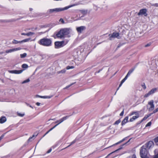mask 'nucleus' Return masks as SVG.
I'll return each instance as SVG.
<instances>
[{"label": "nucleus", "instance_id": "1", "mask_svg": "<svg viewBox=\"0 0 158 158\" xmlns=\"http://www.w3.org/2000/svg\"><path fill=\"white\" fill-rule=\"evenodd\" d=\"M69 33V31L68 28L61 29L56 34L57 38L62 39Z\"/></svg>", "mask_w": 158, "mask_h": 158}, {"label": "nucleus", "instance_id": "2", "mask_svg": "<svg viewBox=\"0 0 158 158\" xmlns=\"http://www.w3.org/2000/svg\"><path fill=\"white\" fill-rule=\"evenodd\" d=\"M52 40L49 39L44 38L40 40L38 43L45 46H50L52 45Z\"/></svg>", "mask_w": 158, "mask_h": 158}, {"label": "nucleus", "instance_id": "3", "mask_svg": "<svg viewBox=\"0 0 158 158\" xmlns=\"http://www.w3.org/2000/svg\"><path fill=\"white\" fill-rule=\"evenodd\" d=\"M69 41V40L66 39L61 41H57L55 43V48H59L63 47Z\"/></svg>", "mask_w": 158, "mask_h": 158}, {"label": "nucleus", "instance_id": "4", "mask_svg": "<svg viewBox=\"0 0 158 158\" xmlns=\"http://www.w3.org/2000/svg\"><path fill=\"white\" fill-rule=\"evenodd\" d=\"M70 7H71V6L66 7L63 8H55L54 9H50L48 10V14H51L53 13H56L64 10H67Z\"/></svg>", "mask_w": 158, "mask_h": 158}, {"label": "nucleus", "instance_id": "5", "mask_svg": "<svg viewBox=\"0 0 158 158\" xmlns=\"http://www.w3.org/2000/svg\"><path fill=\"white\" fill-rule=\"evenodd\" d=\"M140 155L141 157L149 155V154L148 153V152L146 148H145V146H143L140 148Z\"/></svg>", "mask_w": 158, "mask_h": 158}, {"label": "nucleus", "instance_id": "6", "mask_svg": "<svg viewBox=\"0 0 158 158\" xmlns=\"http://www.w3.org/2000/svg\"><path fill=\"white\" fill-rule=\"evenodd\" d=\"M147 107V109L149 111H152L155 108V106L154 104V101L152 100L149 101Z\"/></svg>", "mask_w": 158, "mask_h": 158}, {"label": "nucleus", "instance_id": "7", "mask_svg": "<svg viewBox=\"0 0 158 158\" xmlns=\"http://www.w3.org/2000/svg\"><path fill=\"white\" fill-rule=\"evenodd\" d=\"M87 10H81L79 11V17L78 18L74 19L75 21L80 20L82 19L85 15L87 13Z\"/></svg>", "mask_w": 158, "mask_h": 158}, {"label": "nucleus", "instance_id": "8", "mask_svg": "<svg viewBox=\"0 0 158 158\" xmlns=\"http://www.w3.org/2000/svg\"><path fill=\"white\" fill-rule=\"evenodd\" d=\"M157 89L156 88H154L149 91L148 93L145 94L144 97L146 98L148 97L150 95L153 94L155 93L157 91Z\"/></svg>", "mask_w": 158, "mask_h": 158}, {"label": "nucleus", "instance_id": "9", "mask_svg": "<svg viewBox=\"0 0 158 158\" xmlns=\"http://www.w3.org/2000/svg\"><path fill=\"white\" fill-rule=\"evenodd\" d=\"M154 143L152 141H149L148 143H146L143 146H145V148L148 149H150L152 148L154 146Z\"/></svg>", "mask_w": 158, "mask_h": 158}, {"label": "nucleus", "instance_id": "10", "mask_svg": "<svg viewBox=\"0 0 158 158\" xmlns=\"http://www.w3.org/2000/svg\"><path fill=\"white\" fill-rule=\"evenodd\" d=\"M109 36L110 40H111L112 38H117L118 39L120 38L119 36V33L116 32H114L111 35L110 34Z\"/></svg>", "mask_w": 158, "mask_h": 158}, {"label": "nucleus", "instance_id": "11", "mask_svg": "<svg viewBox=\"0 0 158 158\" xmlns=\"http://www.w3.org/2000/svg\"><path fill=\"white\" fill-rule=\"evenodd\" d=\"M30 40V38H27L21 41H18L16 40H14L12 41V43L13 44H17L18 43L22 44L23 43L28 42Z\"/></svg>", "mask_w": 158, "mask_h": 158}, {"label": "nucleus", "instance_id": "12", "mask_svg": "<svg viewBox=\"0 0 158 158\" xmlns=\"http://www.w3.org/2000/svg\"><path fill=\"white\" fill-rule=\"evenodd\" d=\"M147 10L146 9H143L140 10L139 12L138 13V15H144L145 16H147Z\"/></svg>", "mask_w": 158, "mask_h": 158}, {"label": "nucleus", "instance_id": "13", "mask_svg": "<svg viewBox=\"0 0 158 158\" xmlns=\"http://www.w3.org/2000/svg\"><path fill=\"white\" fill-rule=\"evenodd\" d=\"M155 155L154 156L153 158H158V148L156 149L154 151ZM141 158H149V155L142 157Z\"/></svg>", "mask_w": 158, "mask_h": 158}, {"label": "nucleus", "instance_id": "14", "mask_svg": "<svg viewBox=\"0 0 158 158\" xmlns=\"http://www.w3.org/2000/svg\"><path fill=\"white\" fill-rule=\"evenodd\" d=\"M21 49L20 48H15L11 49L6 50V53H11L14 51L20 50Z\"/></svg>", "mask_w": 158, "mask_h": 158}, {"label": "nucleus", "instance_id": "15", "mask_svg": "<svg viewBox=\"0 0 158 158\" xmlns=\"http://www.w3.org/2000/svg\"><path fill=\"white\" fill-rule=\"evenodd\" d=\"M23 71L24 70H9L8 72L11 73L19 74L22 73Z\"/></svg>", "mask_w": 158, "mask_h": 158}, {"label": "nucleus", "instance_id": "16", "mask_svg": "<svg viewBox=\"0 0 158 158\" xmlns=\"http://www.w3.org/2000/svg\"><path fill=\"white\" fill-rule=\"evenodd\" d=\"M67 117H64L62 118L60 120V123H59L55 125L54 127H53L51 128L49 131H50L53 130L54 128L56 126H57V125H58L60 123L64 121L67 119Z\"/></svg>", "mask_w": 158, "mask_h": 158}, {"label": "nucleus", "instance_id": "17", "mask_svg": "<svg viewBox=\"0 0 158 158\" xmlns=\"http://www.w3.org/2000/svg\"><path fill=\"white\" fill-rule=\"evenodd\" d=\"M85 29V27L83 26H81L77 28V31L79 33H81Z\"/></svg>", "mask_w": 158, "mask_h": 158}, {"label": "nucleus", "instance_id": "18", "mask_svg": "<svg viewBox=\"0 0 158 158\" xmlns=\"http://www.w3.org/2000/svg\"><path fill=\"white\" fill-rule=\"evenodd\" d=\"M139 113H137V114H136V115L132 117V118H131L130 119L129 121L130 122H133L134 120H135V119H137V118H139Z\"/></svg>", "mask_w": 158, "mask_h": 158}, {"label": "nucleus", "instance_id": "19", "mask_svg": "<svg viewBox=\"0 0 158 158\" xmlns=\"http://www.w3.org/2000/svg\"><path fill=\"white\" fill-rule=\"evenodd\" d=\"M128 116L126 117L122 121L121 123L122 125L123 126L125 125L128 122Z\"/></svg>", "mask_w": 158, "mask_h": 158}, {"label": "nucleus", "instance_id": "20", "mask_svg": "<svg viewBox=\"0 0 158 158\" xmlns=\"http://www.w3.org/2000/svg\"><path fill=\"white\" fill-rule=\"evenodd\" d=\"M6 120V119L5 117H2L0 118V123H2L5 122Z\"/></svg>", "mask_w": 158, "mask_h": 158}, {"label": "nucleus", "instance_id": "21", "mask_svg": "<svg viewBox=\"0 0 158 158\" xmlns=\"http://www.w3.org/2000/svg\"><path fill=\"white\" fill-rule=\"evenodd\" d=\"M152 114L153 113H151L148 114L147 115H145L142 119V121H143L144 120H146L151 115H152Z\"/></svg>", "mask_w": 158, "mask_h": 158}, {"label": "nucleus", "instance_id": "22", "mask_svg": "<svg viewBox=\"0 0 158 158\" xmlns=\"http://www.w3.org/2000/svg\"><path fill=\"white\" fill-rule=\"evenodd\" d=\"M134 69H135L134 68H133V69H131L130 70H129V71H128V73L127 74V76H129L130 75V74L134 71Z\"/></svg>", "mask_w": 158, "mask_h": 158}, {"label": "nucleus", "instance_id": "23", "mask_svg": "<svg viewBox=\"0 0 158 158\" xmlns=\"http://www.w3.org/2000/svg\"><path fill=\"white\" fill-rule=\"evenodd\" d=\"M38 133L37 132L35 133L32 135V137H30V139H34L37 136Z\"/></svg>", "mask_w": 158, "mask_h": 158}, {"label": "nucleus", "instance_id": "24", "mask_svg": "<svg viewBox=\"0 0 158 158\" xmlns=\"http://www.w3.org/2000/svg\"><path fill=\"white\" fill-rule=\"evenodd\" d=\"M22 67L24 69H23L24 70L25 69L27 68L28 67V66L27 64H23L22 65Z\"/></svg>", "mask_w": 158, "mask_h": 158}, {"label": "nucleus", "instance_id": "25", "mask_svg": "<svg viewBox=\"0 0 158 158\" xmlns=\"http://www.w3.org/2000/svg\"><path fill=\"white\" fill-rule=\"evenodd\" d=\"M127 138V137H126L123 138L121 140H120V141H119L117 143H116L114 145H117V144H118L120 143H121V142H123V141H124Z\"/></svg>", "mask_w": 158, "mask_h": 158}, {"label": "nucleus", "instance_id": "26", "mask_svg": "<svg viewBox=\"0 0 158 158\" xmlns=\"http://www.w3.org/2000/svg\"><path fill=\"white\" fill-rule=\"evenodd\" d=\"M27 54L26 53H24L23 54H21L20 55V56L21 58H24L26 56Z\"/></svg>", "mask_w": 158, "mask_h": 158}, {"label": "nucleus", "instance_id": "27", "mask_svg": "<svg viewBox=\"0 0 158 158\" xmlns=\"http://www.w3.org/2000/svg\"><path fill=\"white\" fill-rule=\"evenodd\" d=\"M41 98H50L52 97V96H39Z\"/></svg>", "mask_w": 158, "mask_h": 158}, {"label": "nucleus", "instance_id": "28", "mask_svg": "<svg viewBox=\"0 0 158 158\" xmlns=\"http://www.w3.org/2000/svg\"><path fill=\"white\" fill-rule=\"evenodd\" d=\"M137 113H138L137 112L134 111V112H131V113L129 114V116H131L134 114H135L136 115V114H137Z\"/></svg>", "mask_w": 158, "mask_h": 158}, {"label": "nucleus", "instance_id": "29", "mask_svg": "<svg viewBox=\"0 0 158 158\" xmlns=\"http://www.w3.org/2000/svg\"><path fill=\"white\" fill-rule=\"evenodd\" d=\"M154 141L156 144L158 145V136L154 139Z\"/></svg>", "mask_w": 158, "mask_h": 158}, {"label": "nucleus", "instance_id": "30", "mask_svg": "<svg viewBox=\"0 0 158 158\" xmlns=\"http://www.w3.org/2000/svg\"><path fill=\"white\" fill-rule=\"evenodd\" d=\"M121 122V120L120 119H118L114 123V125H118L119 123H120Z\"/></svg>", "mask_w": 158, "mask_h": 158}, {"label": "nucleus", "instance_id": "31", "mask_svg": "<svg viewBox=\"0 0 158 158\" xmlns=\"http://www.w3.org/2000/svg\"><path fill=\"white\" fill-rule=\"evenodd\" d=\"M29 81H30V80L28 78V79H27L26 80H25L23 81V82H22V84H24V83H27V82H28Z\"/></svg>", "mask_w": 158, "mask_h": 158}, {"label": "nucleus", "instance_id": "32", "mask_svg": "<svg viewBox=\"0 0 158 158\" xmlns=\"http://www.w3.org/2000/svg\"><path fill=\"white\" fill-rule=\"evenodd\" d=\"M17 115L20 117H23L24 115V113H20L19 112H17Z\"/></svg>", "mask_w": 158, "mask_h": 158}, {"label": "nucleus", "instance_id": "33", "mask_svg": "<svg viewBox=\"0 0 158 158\" xmlns=\"http://www.w3.org/2000/svg\"><path fill=\"white\" fill-rule=\"evenodd\" d=\"M74 68V67L73 66H68L66 67V69H73Z\"/></svg>", "mask_w": 158, "mask_h": 158}, {"label": "nucleus", "instance_id": "34", "mask_svg": "<svg viewBox=\"0 0 158 158\" xmlns=\"http://www.w3.org/2000/svg\"><path fill=\"white\" fill-rule=\"evenodd\" d=\"M21 35H27V36H29V35H30V33L29 32L27 33H21Z\"/></svg>", "mask_w": 158, "mask_h": 158}, {"label": "nucleus", "instance_id": "35", "mask_svg": "<svg viewBox=\"0 0 158 158\" xmlns=\"http://www.w3.org/2000/svg\"><path fill=\"white\" fill-rule=\"evenodd\" d=\"M151 124H152V123H151V122H148L146 125V127H148V126H150L151 125Z\"/></svg>", "mask_w": 158, "mask_h": 158}, {"label": "nucleus", "instance_id": "36", "mask_svg": "<svg viewBox=\"0 0 158 158\" xmlns=\"http://www.w3.org/2000/svg\"><path fill=\"white\" fill-rule=\"evenodd\" d=\"M65 71H66L65 70L63 69V70H61V71H60L59 73H64L65 72Z\"/></svg>", "mask_w": 158, "mask_h": 158}, {"label": "nucleus", "instance_id": "37", "mask_svg": "<svg viewBox=\"0 0 158 158\" xmlns=\"http://www.w3.org/2000/svg\"><path fill=\"white\" fill-rule=\"evenodd\" d=\"M142 87H143V88L144 89H146V85H145L144 84L143 85H142Z\"/></svg>", "mask_w": 158, "mask_h": 158}, {"label": "nucleus", "instance_id": "38", "mask_svg": "<svg viewBox=\"0 0 158 158\" xmlns=\"http://www.w3.org/2000/svg\"><path fill=\"white\" fill-rule=\"evenodd\" d=\"M76 142V139H75L71 143L70 145H72L74 143Z\"/></svg>", "mask_w": 158, "mask_h": 158}, {"label": "nucleus", "instance_id": "39", "mask_svg": "<svg viewBox=\"0 0 158 158\" xmlns=\"http://www.w3.org/2000/svg\"><path fill=\"white\" fill-rule=\"evenodd\" d=\"M124 110H123V111L120 114V116H123V114H124Z\"/></svg>", "mask_w": 158, "mask_h": 158}, {"label": "nucleus", "instance_id": "40", "mask_svg": "<svg viewBox=\"0 0 158 158\" xmlns=\"http://www.w3.org/2000/svg\"><path fill=\"white\" fill-rule=\"evenodd\" d=\"M129 76H127V75H126V76H125V78L123 79L125 81L127 79V78Z\"/></svg>", "mask_w": 158, "mask_h": 158}, {"label": "nucleus", "instance_id": "41", "mask_svg": "<svg viewBox=\"0 0 158 158\" xmlns=\"http://www.w3.org/2000/svg\"><path fill=\"white\" fill-rule=\"evenodd\" d=\"M129 76H127V75H126V76H125V78L123 79L125 81L127 79V78Z\"/></svg>", "mask_w": 158, "mask_h": 158}, {"label": "nucleus", "instance_id": "42", "mask_svg": "<svg viewBox=\"0 0 158 158\" xmlns=\"http://www.w3.org/2000/svg\"><path fill=\"white\" fill-rule=\"evenodd\" d=\"M52 149L50 148V149H49L47 151V153H50L51 151H52Z\"/></svg>", "mask_w": 158, "mask_h": 158}, {"label": "nucleus", "instance_id": "43", "mask_svg": "<svg viewBox=\"0 0 158 158\" xmlns=\"http://www.w3.org/2000/svg\"><path fill=\"white\" fill-rule=\"evenodd\" d=\"M131 158H136L135 155H133L131 157Z\"/></svg>", "mask_w": 158, "mask_h": 158}, {"label": "nucleus", "instance_id": "44", "mask_svg": "<svg viewBox=\"0 0 158 158\" xmlns=\"http://www.w3.org/2000/svg\"><path fill=\"white\" fill-rule=\"evenodd\" d=\"M150 45V44H148L145 45V47H148Z\"/></svg>", "mask_w": 158, "mask_h": 158}, {"label": "nucleus", "instance_id": "45", "mask_svg": "<svg viewBox=\"0 0 158 158\" xmlns=\"http://www.w3.org/2000/svg\"><path fill=\"white\" fill-rule=\"evenodd\" d=\"M60 21H61L62 23H64V21L63 20V19H60Z\"/></svg>", "mask_w": 158, "mask_h": 158}, {"label": "nucleus", "instance_id": "46", "mask_svg": "<svg viewBox=\"0 0 158 158\" xmlns=\"http://www.w3.org/2000/svg\"><path fill=\"white\" fill-rule=\"evenodd\" d=\"M73 84H73H71L70 85H68V86H67L66 87V88H68L71 85H72Z\"/></svg>", "mask_w": 158, "mask_h": 158}, {"label": "nucleus", "instance_id": "47", "mask_svg": "<svg viewBox=\"0 0 158 158\" xmlns=\"http://www.w3.org/2000/svg\"><path fill=\"white\" fill-rule=\"evenodd\" d=\"M36 104L37 106H40V103L39 102H37L36 103Z\"/></svg>", "mask_w": 158, "mask_h": 158}, {"label": "nucleus", "instance_id": "48", "mask_svg": "<svg viewBox=\"0 0 158 158\" xmlns=\"http://www.w3.org/2000/svg\"><path fill=\"white\" fill-rule=\"evenodd\" d=\"M157 112V111H156V110L155 109L154 110H153V111L152 113H153V114L156 113Z\"/></svg>", "mask_w": 158, "mask_h": 158}, {"label": "nucleus", "instance_id": "49", "mask_svg": "<svg viewBox=\"0 0 158 158\" xmlns=\"http://www.w3.org/2000/svg\"><path fill=\"white\" fill-rule=\"evenodd\" d=\"M125 81L123 79L121 81V82L122 83V84H123L124 82Z\"/></svg>", "mask_w": 158, "mask_h": 158}, {"label": "nucleus", "instance_id": "50", "mask_svg": "<svg viewBox=\"0 0 158 158\" xmlns=\"http://www.w3.org/2000/svg\"><path fill=\"white\" fill-rule=\"evenodd\" d=\"M61 119H60L59 120H57L56 121V122H55V123H58L59 122V123H60V120Z\"/></svg>", "mask_w": 158, "mask_h": 158}, {"label": "nucleus", "instance_id": "51", "mask_svg": "<svg viewBox=\"0 0 158 158\" xmlns=\"http://www.w3.org/2000/svg\"><path fill=\"white\" fill-rule=\"evenodd\" d=\"M50 131H47L46 133L45 134V135H44V136L46 134H48L49 132Z\"/></svg>", "mask_w": 158, "mask_h": 158}, {"label": "nucleus", "instance_id": "52", "mask_svg": "<svg viewBox=\"0 0 158 158\" xmlns=\"http://www.w3.org/2000/svg\"><path fill=\"white\" fill-rule=\"evenodd\" d=\"M131 139H129V140L126 143H125V144H123V145H125V144H126V143H127L128 142H129L130 141V140H131Z\"/></svg>", "mask_w": 158, "mask_h": 158}, {"label": "nucleus", "instance_id": "53", "mask_svg": "<svg viewBox=\"0 0 158 158\" xmlns=\"http://www.w3.org/2000/svg\"><path fill=\"white\" fill-rule=\"evenodd\" d=\"M3 135H2L0 137V141L1 140V139L3 138Z\"/></svg>", "mask_w": 158, "mask_h": 158}, {"label": "nucleus", "instance_id": "54", "mask_svg": "<svg viewBox=\"0 0 158 158\" xmlns=\"http://www.w3.org/2000/svg\"><path fill=\"white\" fill-rule=\"evenodd\" d=\"M34 33L33 32H30V36H31V35H34Z\"/></svg>", "mask_w": 158, "mask_h": 158}, {"label": "nucleus", "instance_id": "55", "mask_svg": "<svg viewBox=\"0 0 158 158\" xmlns=\"http://www.w3.org/2000/svg\"><path fill=\"white\" fill-rule=\"evenodd\" d=\"M71 145H70V144H69V146H68L67 147H66V148H64L63 149H65L66 148H68V147H70Z\"/></svg>", "mask_w": 158, "mask_h": 158}, {"label": "nucleus", "instance_id": "56", "mask_svg": "<svg viewBox=\"0 0 158 158\" xmlns=\"http://www.w3.org/2000/svg\"><path fill=\"white\" fill-rule=\"evenodd\" d=\"M154 5V6H158V4L156 3V4H155Z\"/></svg>", "mask_w": 158, "mask_h": 158}, {"label": "nucleus", "instance_id": "57", "mask_svg": "<svg viewBox=\"0 0 158 158\" xmlns=\"http://www.w3.org/2000/svg\"><path fill=\"white\" fill-rule=\"evenodd\" d=\"M122 84H122V83L121 82L120 84L119 85V88H120L121 86V85H122Z\"/></svg>", "mask_w": 158, "mask_h": 158}, {"label": "nucleus", "instance_id": "58", "mask_svg": "<svg viewBox=\"0 0 158 158\" xmlns=\"http://www.w3.org/2000/svg\"><path fill=\"white\" fill-rule=\"evenodd\" d=\"M156 110L157 111V112L158 111V108H156Z\"/></svg>", "mask_w": 158, "mask_h": 158}, {"label": "nucleus", "instance_id": "59", "mask_svg": "<svg viewBox=\"0 0 158 158\" xmlns=\"http://www.w3.org/2000/svg\"><path fill=\"white\" fill-rule=\"evenodd\" d=\"M3 53V52H0V54H2Z\"/></svg>", "mask_w": 158, "mask_h": 158}, {"label": "nucleus", "instance_id": "60", "mask_svg": "<svg viewBox=\"0 0 158 158\" xmlns=\"http://www.w3.org/2000/svg\"><path fill=\"white\" fill-rule=\"evenodd\" d=\"M122 148L121 147V148H119V149H118L116 151H117L118 150H119L121 149H122Z\"/></svg>", "mask_w": 158, "mask_h": 158}, {"label": "nucleus", "instance_id": "61", "mask_svg": "<svg viewBox=\"0 0 158 158\" xmlns=\"http://www.w3.org/2000/svg\"><path fill=\"white\" fill-rule=\"evenodd\" d=\"M2 59V57H0V59Z\"/></svg>", "mask_w": 158, "mask_h": 158}, {"label": "nucleus", "instance_id": "62", "mask_svg": "<svg viewBox=\"0 0 158 158\" xmlns=\"http://www.w3.org/2000/svg\"><path fill=\"white\" fill-rule=\"evenodd\" d=\"M119 87L118 88V89H117V91L118 90V89H119Z\"/></svg>", "mask_w": 158, "mask_h": 158}, {"label": "nucleus", "instance_id": "63", "mask_svg": "<svg viewBox=\"0 0 158 158\" xmlns=\"http://www.w3.org/2000/svg\"><path fill=\"white\" fill-rule=\"evenodd\" d=\"M100 71V70H99V71H98V73H99Z\"/></svg>", "mask_w": 158, "mask_h": 158}, {"label": "nucleus", "instance_id": "64", "mask_svg": "<svg viewBox=\"0 0 158 158\" xmlns=\"http://www.w3.org/2000/svg\"><path fill=\"white\" fill-rule=\"evenodd\" d=\"M52 120H55V119H52Z\"/></svg>", "mask_w": 158, "mask_h": 158}]
</instances>
